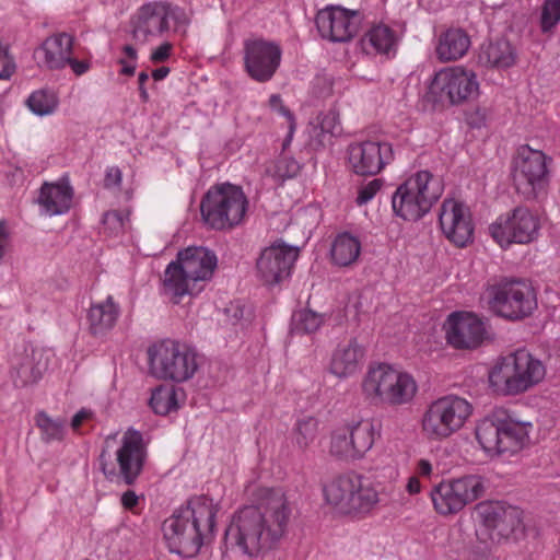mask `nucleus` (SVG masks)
<instances>
[{
	"label": "nucleus",
	"mask_w": 560,
	"mask_h": 560,
	"mask_svg": "<svg viewBox=\"0 0 560 560\" xmlns=\"http://www.w3.org/2000/svg\"><path fill=\"white\" fill-rule=\"evenodd\" d=\"M15 70L16 63L9 46L0 42V80H10Z\"/></svg>",
	"instance_id": "46"
},
{
	"label": "nucleus",
	"mask_w": 560,
	"mask_h": 560,
	"mask_svg": "<svg viewBox=\"0 0 560 560\" xmlns=\"http://www.w3.org/2000/svg\"><path fill=\"white\" fill-rule=\"evenodd\" d=\"M397 476H398V471H397V469H395V468L393 467V468H392V470H390V477H392V478H396Z\"/></svg>",
	"instance_id": "61"
},
{
	"label": "nucleus",
	"mask_w": 560,
	"mask_h": 560,
	"mask_svg": "<svg viewBox=\"0 0 560 560\" xmlns=\"http://www.w3.org/2000/svg\"><path fill=\"white\" fill-rule=\"evenodd\" d=\"M474 411L464 397L446 395L427 407L421 418V431L430 441H444L460 431Z\"/></svg>",
	"instance_id": "11"
},
{
	"label": "nucleus",
	"mask_w": 560,
	"mask_h": 560,
	"mask_svg": "<svg viewBox=\"0 0 560 560\" xmlns=\"http://www.w3.org/2000/svg\"><path fill=\"white\" fill-rule=\"evenodd\" d=\"M429 94L435 101L458 105L479 95V82L476 73L463 66L445 67L434 73Z\"/></svg>",
	"instance_id": "16"
},
{
	"label": "nucleus",
	"mask_w": 560,
	"mask_h": 560,
	"mask_svg": "<svg viewBox=\"0 0 560 560\" xmlns=\"http://www.w3.org/2000/svg\"><path fill=\"white\" fill-rule=\"evenodd\" d=\"M363 396L372 402L392 407L411 402L418 392L415 377L393 365H370L361 382Z\"/></svg>",
	"instance_id": "6"
},
{
	"label": "nucleus",
	"mask_w": 560,
	"mask_h": 560,
	"mask_svg": "<svg viewBox=\"0 0 560 560\" xmlns=\"http://www.w3.org/2000/svg\"><path fill=\"white\" fill-rule=\"evenodd\" d=\"M9 244V230L5 220L0 221V262L5 255V248Z\"/></svg>",
	"instance_id": "56"
},
{
	"label": "nucleus",
	"mask_w": 560,
	"mask_h": 560,
	"mask_svg": "<svg viewBox=\"0 0 560 560\" xmlns=\"http://www.w3.org/2000/svg\"><path fill=\"white\" fill-rule=\"evenodd\" d=\"M139 501V497L132 490H127L121 495V504L127 510H133Z\"/></svg>",
	"instance_id": "57"
},
{
	"label": "nucleus",
	"mask_w": 560,
	"mask_h": 560,
	"mask_svg": "<svg viewBox=\"0 0 560 560\" xmlns=\"http://www.w3.org/2000/svg\"><path fill=\"white\" fill-rule=\"evenodd\" d=\"M330 254L335 265L351 266L357 262L361 254V243L350 233L338 234L331 245Z\"/></svg>",
	"instance_id": "35"
},
{
	"label": "nucleus",
	"mask_w": 560,
	"mask_h": 560,
	"mask_svg": "<svg viewBox=\"0 0 560 560\" xmlns=\"http://www.w3.org/2000/svg\"><path fill=\"white\" fill-rule=\"evenodd\" d=\"M218 504L206 495H192L162 524L163 539L173 553L194 557L214 537Z\"/></svg>",
	"instance_id": "2"
},
{
	"label": "nucleus",
	"mask_w": 560,
	"mask_h": 560,
	"mask_svg": "<svg viewBox=\"0 0 560 560\" xmlns=\"http://www.w3.org/2000/svg\"><path fill=\"white\" fill-rule=\"evenodd\" d=\"M103 224L110 234H118L124 231L125 215L119 210L107 211L103 215Z\"/></svg>",
	"instance_id": "48"
},
{
	"label": "nucleus",
	"mask_w": 560,
	"mask_h": 560,
	"mask_svg": "<svg viewBox=\"0 0 560 560\" xmlns=\"http://www.w3.org/2000/svg\"><path fill=\"white\" fill-rule=\"evenodd\" d=\"M298 256V248L284 244H273L265 248L256 265L259 277L266 284L282 281L290 276Z\"/></svg>",
	"instance_id": "24"
},
{
	"label": "nucleus",
	"mask_w": 560,
	"mask_h": 560,
	"mask_svg": "<svg viewBox=\"0 0 560 560\" xmlns=\"http://www.w3.org/2000/svg\"><path fill=\"white\" fill-rule=\"evenodd\" d=\"M138 51L132 45H125L118 62L121 66L120 74L131 77L136 72Z\"/></svg>",
	"instance_id": "45"
},
{
	"label": "nucleus",
	"mask_w": 560,
	"mask_h": 560,
	"mask_svg": "<svg viewBox=\"0 0 560 560\" xmlns=\"http://www.w3.org/2000/svg\"><path fill=\"white\" fill-rule=\"evenodd\" d=\"M318 420L307 416L299 419L294 428V442L301 450H306L316 439Z\"/></svg>",
	"instance_id": "39"
},
{
	"label": "nucleus",
	"mask_w": 560,
	"mask_h": 560,
	"mask_svg": "<svg viewBox=\"0 0 560 560\" xmlns=\"http://www.w3.org/2000/svg\"><path fill=\"white\" fill-rule=\"evenodd\" d=\"M149 73L141 71L138 75V91L141 102L147 103L149 101V93L147 90V83L149 82Z\"/></svg>",
	"instance_id": "54"
},
{
	"label": "nucleus",
	"mask_w": 560,
	"mask_h": 560,
	"mask_svg": "<svg viewBox=\"0 0 560 560\" xmlns=\"http://www.w3.org/2000/svg\"><path fill=\"white\" fill-rule=\"evenodd\" d=\"M489 118V110L486 107H478L467 117L468 124L474 128H480L486 125Z\"/></svg>",
	"instance_id": "51"
},
{
	"label": "nucleus",
	"mask_w": 560,
	"mask_h": 560,
	"mask_svg": "<svg viewBox=\"0 0 560 560\" xmlns=\"http://www.w3.org/2000/svg\"><path fill=\"white\" fill-rule=\"evenodd\" d=\"M300 170L298 161L289 156H280L266 168V173L275 179L284 180L295 177Z\"/></svg>",
	"instance_id": "42"
},
{
	"label": "nucleus",
	"mask_w": 560,
	"mask_h": 560,
	"mask_svg": "<svg viewBox=\"0 0 560 560\" xmlns=\"http://www.w3.org/2000/svg\"><path fill=\"white\" fill-rule=\"evenodd\" d=\"M486 490L485 480L479 475L442 480L430 493L435 512L446 516L456 514L467 504L478 500Z\"/></svg>",
	"instance_id": "15"
},
{
	"label": "nucleus",
	"mask_w": 560,
	"mask_h": 560,
	"mask_svg": "<svg viewBox=\"0 0 560 560\" xmlns=\"http://www.w3.org/2000/svg\"><path fill=\"white\" fill-rule=\"evenodd\" d=\"M36 352H32V357H24L20 363L14 365L13 381L15 386L23 387L37 382L43 373V368L35 364Z\"/></svg>",
	"instance_id": "37"
},
{
	"label": "nucleus",
	"mask_w": 560,
	"mask_h": 560,
	"mask_svg": "<svg viewBox=\"0 0 560 560\" xmlns=\"http://www.w3.org/2000/svg\"><path fill=\"white\" fill-rule=\"evenodd\" d=\"M72 47L73 37L67 33H59L46 38L36 54L47 68L62 69L70 60Z\"/></svg>",
	"instance_id": "30"
},
{
	"label": "nucleus",
	"mask_w": 560,
	"mask_h": 560,
	"mask_svg": "<svg viewBox=\"0 0 560 560\" xmlns=\"http://www.w3.org/2000/svg\"><path fill=\"white\" fill-rule=\"evenodd\" d=\"M319 128L323 133L338 136L341 132L338 115L334 110L323 114L319 118Z\"/></svg>",
	"instance_id": "49"
},
{
	"label": "nucleus",
	"mask_w": 560,
	"mask_h": 560,
	"mask_svg": "<svg viewBox=\"0 0 560 560\" xmlns=\"http://www.w3.org/2000/svg\"><path fill=\"white\" fill-rule=\"evenodd\" d=\"M447 342L457 349H474L481 345L485 338V325L472 313H453L446 325Z\"/></svg>",
	"instance_id": "26"
},
{
	"label": "nucleus",
	"mask_w": 560,
	"mask_h": 560,
	"mask_svg": "<svg viewBox=\"0 0 560 560\" xmlns=\"http://www.w3.org/2000/svg\"><path fill=\"white\" fill-rule=\"evenodd\" d=\"M92 416L91 411L86 410V409H81L80 411H78L72 420H71V427L73 430H79V428L82 425V423L90 419Z\"/></svg>",
	"instance_id": "59"
},
{
	"label": "nucleus",
	"mask_w": 560,
	"mask_h": 560,
	"mask_svg": "<svg viewBox=\"0 0 560 560\" xmlns=\"http://www.w3.org/2000/svg\"><path fill=\"white\" fill-rule=\"evenodd\" d=\"M121 179L122 176L120 170L116 166H113L107 168L104 178V184L106 187H115L120 185Z\"/></svg>",
	"instance_id": "53"
},
{
	"label": "nucleus",
	"mask_w": 560,
	"mask_h": 560,
	"mask_svg": "<svg viewBox=\"0 0 560 560\" xmlns=\"http://www.w3.org/2000/svg\"><path fill=\"white\" fill-rule=\"evenodd\" d=\"M479 62L498 69L509 68L515 62L514 49L505 39L490 42L481 47Z\"/></svg>",
	"instance_id": "34"
},
{
	"label": "nucleus",
	"mask_w": 560,
	"mask_h": 560,
	"mask_svg": "<svg viewBox=\"0 0 560 560\" xmlns=\"http://www.w3.org/2000/svg\"><path fill=\"white\" fill-rule=\"evenodd\" d=\"M365 361V348L351 338L340 342L331 351L326 370L339 380H347L359 373Z\"/></svg>",
	"instance_id": "27"
},
{
	"label": "nucleus",
	"mask_w": 560,
	"mask_h": 560,
	"mask_svg": "<svg viewBox=\"0 0 560 560\" xmlns=\"http://www.w3.org/2000/svg\"><path fill=\"white\" fill-rule=\"evenodd\" d=\"M560 23V0H544L540 7L539 27L542 34H553Z\"/></svg>",
	"instance_id": "40"
},
{
	"label": "nucleus",
	"mask_w": 560,
	"mask_h": 560,
	"mask_svg": "<svg viewBox=\"0 0 560 560\" xmlns=\"http://www.w3.org/2000/svg\"><path fill=\"white\" fill-rule=\"evenodd\" d=\"M380 436L381 429L373 419H352L330 432L328 451L340 460H361Z\"/></svg>",
	"instance_id": "13"
},
{
	"label": "nucleus",
	"mask_w": 560,
	"mask_h": 560,
	"mask_svg": "<svg viewBox=\"0 0 560 560\" xmlns=\"http://www.w3.org/2000/svg\"><path fill=\"white\" fill-rule=\"evenodd\" d=\"M256 501L233 515L224 537L228 549L249 557L273 548L287 533L292 514L281 489L260 488Z\"/></svg>",
	"instance_id": "1"
},
{
	"label": "nucleus",
	"mask_w": 560,
	"mask_h": 560,
	"mask_svg": "<svg viewBox=\"0 0 560 560\" xmlns=\"http://www.w3.org/2000/svg\"><path fill=\"white\" fill-rule=\"evenodd\" d=\"M189 24L186 9L168 1H150L133 14L131 34L137 43L147 44L171 35L184 36Z\"/></svg>",
	"instance_id": "3"
},
{
	"label": "nucleus",
	"mask_w": 560,
	"mask_h": 560,
	"mask_svg": "<svg viewBox=\"0 0 560 560\" xmlns=\"http://www.w3.org/2000/svg\"><path fill=\"white\" fill-rule=\"evenodd\" d=\"M170 68L168 67H160L158 69H154L152 71V78L155 81L164 80L170 74Z\"/></svg>",
	"instance_id": "60"
},
{
	"label": "nucleus",
	"mask_w": 560,
	"mask_h": 560,
	"mask_svg": "<svg viewBox=\"0 0 560 560\" xmlns=\"http://www.w3.org/2000/svg\"><path fill=\"white\" fill-rule=\"evenodd\" d=\"M324 323V316L311 310H302L293 315L292 329L298 334H313Z\"/></svg>",
	"instance_id": "41"
},
{
	"label": "nucleus",
	"mask_w": 560,
	"mask_h": 560,
	"mask_svg": "<svg viewBox=\"0 0 560 560\" xmlns=\"http://www.w3.org/2000/svg\"><path fill=\"white\" fill-rule=\"evenodd\" d=\"M443 194L441 179L429 171H419L401 183L392 197V209L405 221L424 217Z\"/></svg>",
	"instance_id": "7"
},
{
	"label": "nucleus",
	"mask_w": 560,
	"mask_h": 560,
	"mask_svg": "<svg viewBox=\"0 0 560 560\" xmlns=\"http://www.w3.org/2000/svg\"><path fill=\"white\" fill-rule=\"evenodd\" d=\"M393 160V147L387 141H354L347 148L348 166L357 175H376L390 164Z\"/></svg>",
	"instance_id": "19"
},
{
	"label": "nucleus",
	"mask_w": 560,
	"mask_h": 560,
	"mask_svg": "<svg viewBox=\"0 0 560 560\" xmlns=\"http://www.w3.org/2000/svg\"><path fill=\"white\" fill-rule=\"evenodd\" d=\"M401 39L402 33L397 27L377 21L366 26L360 45L368 56L393 59L397 55Z\"/></svg>",
	"instance_id": "25"
},
{
	"label": "nucleus",
	"mask_w": 560,
	"mask_h": 560,
	"mask_svg": "<svg viewBox=\"0 0 560 560\" xmlns=\"http://www.w3.org/2000/svg\"><path fill=\"white\" fill-rule=\"evenodd\" d=\"M325 500L343 514H368L380 503L374 483L362 475H340L324 488Z\"/></svg>",
	"instance_id": "10"
},
{
	"label": "nucleus",
	"mask_w": 560,
	"mask_h": 560,
	"mask_svg": "<svg viewBox=\"0 0 560 560\" xmlns=\"http://www.w3.org/2000/svg\"><path fill=\"white\" fill-rule=\"evenodd\" d=\"M147 459L148 447L142 433L129 428L124 432L113 460L102 453L101 468L109 481L131 486L142 474Z\"/></svg>",
	"instance_id": "12"
},
{
	"label": "nucleus",
	"mask_w": 560,
	"mask_h": 560,
	"mask_svg": "<svg viewBox=\"0 0 560 560\" xmlns=\"http://www.w3.org/2000/svg\"><path fill=\"white\" fill-rule=\"evenodd\" d=\"M269 107L273 112L283 116L288 121V135L285 140L283 141V148H285L291 142L296 128L294 115L285 105H283L281 96L279 94H272L269 97Z\"/></svg>",
	"instance_id": "44"
},
{
	"label": "nucleus",
	"mask_w": 560,
	"mask_h": 560,
	"mask_svg": "<svg viewBox=\"0 0 560 560\" xmlns=\"http://www.w3.org/2000/svg\"><path fill=\"white\" fill-rule=\"evenodd\" d=\"M150 407L156 415L165 416L178 408L177 389L170 385H160L152 390Z\"/></svg>",
	"instance_id": "36"
},
{
	"label": "nucleus",
	"mask_w": 560,
	"mask_h": 560,
	"mask_svg": "<svg viewBox=\"0 0 560 560\" xmlns=\"http://www.w3.org/2000/svg\"><path fill=\"white\" fill-rule=\"evenodd\" d=\"M281 57L282 50L275 42L262 38L244 42V69L257 82L265 83L272 79Z\"/></svg>",
	"instance_id": "20"
},
{
	"label": "nucleus",
	"mask_w": 560,
	"mask_h": 560,
	"mask_svg": "<svg viewBox=\"0 0 560 560\" xmlns=\"http://www.w3.org/2000/svg\"><path fill=\"white\" fill-rule=\"evenodd\" d=\"M480 522L478 539L483 544H497L508 538L521 524V511L501 501H485L476 506Z\"/></svg>",
	"instance_id": "17"
},
{
	"label": "nucleus",
	"mask_w": 560,
	"mask_h": 560,
	"mask_svg": "<svg viewBox=\"0 0 560 560\" xmlns=\"http://www.w3.org/2000/svg\"><path fill=\"white\" fill-rule=\"evenodd\" d=\"M173 44L170 42H163L158 47L152 49L150 54V60L153 63H162L170 59L173 52Z\"/></svg>",
	"instance_id": "50"
},
{
	"label": "nucleus",
	"mask_w": 560,
	"mask_h": 560,
	"mask_svg": "<svg viewBox=\"0 0 560 560\" xmlns=\"http://www.w3.org/2000/svg\"><path fill=\"white\" fill-rule=\"evenodd\" d=\"M503 410H495L480 420L476 427V439L489 455H500V436Z\"/></svg>",
	"instance_id": "33"
},
{
	"label": "nucleus",
	"mask_w": 560,
	"mask_h": 560,
	"mask_svg": "<svg viewBox=\"0 0 560 560\" xmlns=\"http://www.w3.org/2000/svg\"><path fill=\"white\" fill-rule=\"evenodd\" d=\"M529 424L514 420L503 410L500 454H515L528 442Z\"/></svg>",
	"instance_id": "32"
},
{
	"label": "nucleus",
	"mask_w": 560,
	"mask_h": 560,
	"mask_svg": "<svg viewBox=\"0 0 560 560\" xmlns=\"http://www.w3.org/2000/svg\"><path fill=\"white\" fill-rule=\"evenodd\" d=\"M218 259L213 252L206 247H187L177 255V259L168 264L164 272L163 285L171 294L174 303H178L186 294H191V283L208 281L212 278Z\"/></svg>",
	"instance_id": "5"
},
{
	"label": "nucleus",
	"mask_w": 560,
	"mask_h": 560,
	"mask_svg": "<svg viewBox=\"0 0 560 560\" xmlns=\"http://www.w3.org/2000/svg\"><path fill=\"white\" fill-rule=\"evenodd\" d=\"M548 161L550 159L529 145H521L513 158L512 176L516 189L527 196L541 189L548 177Z\"/></svg>",
	"instance_id": "18"
},
{
	"label": "nucleus",
	"mask_w": 560,
	"mask_h": 560,
	"mask_svg": "<svg viewBox=\"0 0 560 560\" xmlns=\"http://www.w3.org/2000/svg\"><path fill=\"white\" fill-rule=\"evenodd\" d=\"M422 490V485L420 481V478L416 475H412L408 478L407 485H406V491L410 495L419 494Z\"/></svg>",
	"instance_id": "58"
},
{
	"label": "nucleus",
	"mask_w": 560,
	"mask_h": 560,
	"mask_svg": "<svg viewBox=\"0 0 560 560\" xmlns=\"http://www.w3.org/2000/svg\"><path fill=\"white\" fill-rule=\"evenodd\" d=\"M248 205V199L240 186L218 184L210 187L202 197L200 213L210 229L229 231L244 222Z\"/></svg>",
	"instance_id": "8"
},
{
	"label": "nucleus",
	"mask_w": 560,
	"mask_h": 560,
	"mask_svg": "<svg viewBox=\"0 0 560 560\" xmlns=\"http://www.w3.org/2000/svg\"><path fill=\"white\" fill-rule=\"evenodd\" d=\"M73 195V188L67 180L44 183L37 202L46 214L61 215L71 209Z\"/></svg>",
	"instance_id": "29"
},
{
	"label": "nucleus",
	"mask_w": 560,
	"mask_h": 560,
	"mask_svg": "<svg viewBox=\"0 0 560 560\" xmlns=\"http://www.w3.org/2000/svg\"><path fill=\"white\" fill-rule=\"evenodd\" d=\"M119 305L112 295L105 300L91 304L88 322L94 336H104L114 328L119 317Z\"/></svg>",
	"instance_id": "31"
},
{
	"label": "nucleus",
	"mask_w": 560,
	"mask_h": 560,
	"mask_svg": "<svg viewBox=\"0 0 560 560\" xmlns=\"http://www.w3.org/2000/svg\"><path fill=\"white\" fill-rule=\"evenodd\" d=\"M36 424L46 442L59 441L63 436L62 424L49 418L45 412H39L36 416Z\"/></svg>",
	"instance_id": "43"
},
{
	"label": "nucleus",
	"mask_w": 560,
	"mask_h": 560,
	"mask_svg": "<svg viewBox=\"0 0 560 560\" xmlns=\"http://www.w3.org/2000/svg\"><path fill=\"white\" fill-rule=\"evenodd\" d=\"M433 465L429 459L420 458L415 464L413 475L419 478L430 479L433 475Z\"/></svg>",
	"instance_id": "52"
},
{
	"label": "nucleus",
	"mask_w": 560,
	"mask_h": 560,
	"mask_svg": "<svg viewBox=\"0 0 560 560\" xmlns=\"http://www.w3.org/2000/svg\"><path fill=\"white\" fill-rule=\"evenodd\" d=\"M148 360L153 376L176 383L192 378L199 366L196 349L173 339H164L150 346Z\"/></svg>",
	"instance_id": "9"
},
{
	"label": "nucleus",
	"mask_w": 560,
	"mask_h": 560,
	"mask_svg": "<svg viewBox=\"0 0 560 560\" xmlns=\"http://www.w3.org/2000/svg\"><path fill=\"white\" fill-rule=\"evenodd\" d=\"M26 104L31 112L36 115H50L58 106V97L50 90H38L28 96Z\"/></svg>",
	"instance_id": "38"
},
{
	"label": "nucleus",
	"mask_w": 560,
	"mask_h": 560,
	"mask_svg": "<svg viewBox=\"0 0 560 560\" xmlns=\"http://www.w3.org/2000/svg\"><path fill=\"white\" fill-rule=\"evenodd\" d=\"M433 44L435 57L440 62H453L467 54L470 37L463 28L448 27L435 35Z\"/></svg>",
	"instance_id": "28"
},
{
	"label": "nucleus",
	"mask_w": 560,
	"mask_h": 560,
	"mask_svg": "<svg viewBox=\"0 0 560 560\" xmlns=\"http://www.w3.org/2000/svg\"><path fill=\"white\" fill-rule=\"evenodd\" d=\"M490 307L508 319H522L537 307L532 284L522 279H502L489 288Z\"/></svg>",
	"instance_id": "14"
},
{
	"label": "nucleus",
	"mask_w": 560,
	"mask_h": 560,
	"mask_svg": "<svg viewBox=\"0 0 560 560\" xmlns=\"http://www.w3.org/2000/svg\"><path fill=\"white\" fill-rule=\"evenodd\" d=\"M315 22L323 38L331 42H347L357 34L360 19L355 11L328 7L317 13Z\"/></svg>",
	"instance_id": "23"
},
{
	"label": "nucleus",
	"mask_w": 560,
	"mask_h": 560,
	"mask_svg": "<svg viewBox=\"0 0 560 560\" xmlns=\"http://www.w3.org/2000/svg\"><path fill=\"white\" fill-rule=\"evenodd\" d=\"M489 230L501 247H508L512 243L526 244L537 233L538 219L528 209L516 208L511 214L500 217Z\"/></svg>",
	"instance_id": "21"
},
{
	"label": "nucleus",
	"mask_w": 560,
	"mask_h": 560,
	"mask_svg": "<svg viewBox=\"0 0 560 560\" xmlns=\"http://www.w3.org/2000/svg\"><path fill=\"white\" fill-rule=\"evenodd\" d=\"M383 186V179L374 178L370 180L368 184L361 186L358 190L357 203L359 206H363L370 202L375 195L381 190Z\"/></svg>",
	"instance_id": "47"
},
{
	"label": "nucleus",
	"mask_w": 560,
	"mask_h": 560,
	"mask_svg": "<svg viewBox=\"0 0 560 560\" xmlns=\"http://www.w3.org/2000/svg\"><path fill=\"white\" fill-rule=\"evenodd\" d=\"M546 375L544 363L524 349L500 358L489 372V383L501 395L527 392Z\"/></svg>",
	"instance_id": "4"
},
{
	"label": "nucleus",
	"mask_w": 560,
	"mask_h": 560,
	"mask_svg": "<svg viewBox=\"0 0 560 560\" xmlns=\"http://www.w3.org/2000/svg\"><path fill=\"white\" fill-rule=\"evenodd\" d=\"M67 65L70 66L71 70L77 75H82V74L86 73L91 68V65L88 60H77V59H73L71 56H70V60L67 61Z\"/></svg>",
	"instance_id": "55"
},
{
	"label": "nucleus",
	"mask_w": 560,
	"mask_h": 560,
	"mask_svg": "<svg viewBox=\"0 0 560 560\" xmlns=\"http://www.w3.org/2000/svg\"><path fill=\"white\" fill-rule=\"evenodd\" d=\"M443 235L455 246L465 247L472 241L474 223L469 208L456 199H444L439 215Z\"/></svg>",
	"instance_id": "22"
}]
</instances>
